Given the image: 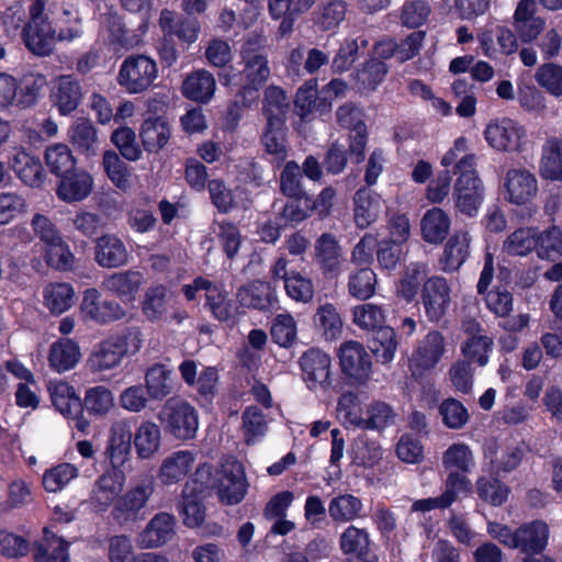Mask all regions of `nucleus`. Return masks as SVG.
Masks as SVG:
<instances>
[{
	"mask_svg": "<svg viewBox=\"0 0 562 562\" xmlns=\"http://www.w3.org/2000/svg\"><path fill=\"white\" fill-rule=\"evenodd\" d=\"M474 166V154H465L454 166V173L458 175L453 188L454 206L469 216L477 213L484 198V186Z\"/></svg>",
	"mask_w": 562,
	"mask_h": 562,
	"instance_id": "1",
	"label": "nucleus"
},
{
	"mask_svg": "<svg viewBox=\"0 0 562 562\" xmlns=\"http://www.w3.org/2000/svg\"><path fill=\"white\" fill-rule=\"evenodd\" d=\"M158 419L164 430L178 440L193 439L199 429L198 411L187 401L171 397L161 407Z\"/></svg>",
	"mask_w": 562,
	"mask_h": 562,
	"instance_id": "2",
	"label": "nucleus"
},
{
	"mask_svg": "<svg viewBox=\"0 0 562 562\" xmlns=\"http://www.w3.org/2000/svg\"><path fill=\"white\" fill-rule=\"evenodd\" d=\"M155 492L151 476L139 479L116 499L111 509L112 518L121 526L143 518L144 512Z\"/></svg>",
	"mask_w": 562,
	"mask_h": 562,
	"instance_id": "3",
	"label": "nucleus"
},
{
	"mask_svg": "<svg viewBox=\"0 0 562 562\" xmlns=\"http://www.w3.org/2000/svg\"><path fill=\"white\" fill-rule=\"evenodd\" d=\"M483 136L493 150L507 154L524 151L528 140L526 127L509 117L491 120L485 125Z\"/></svg>",
	"mask_w": 562,
	"mask_h": 562,
	"instance_id": "4",
	"label": "nucleus"
},
{
	"mask_svg": "<svg viewBox=\"0 0 562 562\" xmlns=\"http://www.w3.org/2000/svg\"><path fill=\"white\" fill-rule=\"evenodd\" d=\"M313 261L327 280H337L344 274L347 265L346 251L334 234L323 233L315 239Z\"/></svg>",
	"mask_w": 562,
	"mask_h": 562,
	"instance_id": "5",
	"label": "nucleus"
},
{
	"mask_svg": "<svg viewBox=\"0 0 562 562\" xmlns=\"http://www.w3.org/2000/svg\"><path fill=\"white\" fill-rule=\"evenodd\" d=\"M221 503L235 505L240 503L248 488L244 467L234 458H226L212 483Z\"/></svg>",
	"mask_w": 562,
	"mask_h": 562,
	"instance_id": "6",
	"label": "nucleus"
},
{
	"mask_svg": "<svg viewBox=\"0 0 562 562\" xmlns=\"http://www.w3.org/2000/svg\"><path fill=\"white\" fill-rule=\"evenodd\" d=\"M158 77L155 60L144 55L127 57L117 74V83L130 94H137L151 87Z\"/></svg>",
	"mask_w": 562,
	"mask_h": 562,
	"instance_id": "7",
	"label": "nucleus"
},
{
	"mask_svg": "<svg viewBox=\"0 0 562 562\" xmlns=\"http://www.w3.org/2000/svg\"><path fill=\"white\" fill-rule=\"evenodd\" d=\"M126 484V474L122 469L110 468L93 482L89 497L85 503L97 514L113 508Z\"/></svg>",
	"mask_w": 562,
	"mask_h": 562,
	"instance_id": "8",
	"label": "nucleus"
},
{
	"mask_svg": "<svg viewBox=\"0 0 562 562\" xmlns=\"http://www.w3.org/2000/svg\"><path fill=\"white\" fill-rule=\"evenodd\" d=\"M211 475V467L203 463L196 468L194 480L187 482L184 485L180 514L187 527L194 528L204 521L205 507L199 494L210 483Z\"/></svg>",
	"mask_w": 562,
	"mask_h": 562,
	"instance_id": "9",
	"label": "nucleus"
},
{
	"mask_svg": "<svg viewBox=\"0 0 562 562\" xmlns=\"http://www.w3.org/2000/svg\"><path fill=\"white\" fill-rule=\"evenodd\" d=\"M265 42L261 35H251L243 45L240 56L244 64L241 76L245 80V90L258 91L270 77L267 55L255 48V46H262Z\"/></svg>",
	"mask_w": 562,
	"mask_h": 562,
	"instance_id": "10",
	"label": "nucleus"
},
{
	"mask_svg": "<svg viewBox=\"0 0 562 562\" xmlns=\"http://www.w3.org/2000/svg\"><path fill=\"white\" fill-rule=\"evenodd\" d=\"M446 352V340L441 333L429 331L414 348L408 369L414 378H423L431 372L441 361Z\"/></svg>",
	"mask_w": 562,
	"mask_h": 562,
	"instance_id": "11",
	"label": "nucleus"
},
{
	"mask_svg": "<svg viewBox=\"0 0 562 562\" xmlns=\"http://www.w3.org/2000/svg\"><path fill=\"white\" fill-rule=\"evenodd\" d=\"M37 56L48 55L53 52L57 40L71 41L80 36L78 29H68L67 32L60 31L56 36L55 30L52 27L49 18L55 19L59 11L57 4L53 3L47 7L46 0H37Z\"/></svg>",
	"mask_w": 562,
	"mask_h": 562,
	"instance_id": "12",
	"label": "nucleus"
},
{
	"mask_svg": "<svg viewBox=\"0 0 562 562\" xmlns=\"http://www.w3.org/2000/svg\"><path fill=\"white\" fill-rule=\"evenodd\" d=\"M303 381L312 391L326 390L331 385V359L318 348L306 350L299 360Z\"/></svg>",
	"mask_w": 562,
	"mask_h": 562,
	"instance_id": "13",
	"label": "nucleus"
},
{
	"mask_svg": "<svg viewBox=\"0 0 562 562\" xmlns=\"http://www.w3.org/2000/svg\"><path fill=\"white\" fill-rule=\"evenodd\" d=\"M451 301V289L443 277L428 278L422 288V304L430 322L440 321L446 314Z\"/></svg>",
	"mask_w": 562,
	"mask_h": 562,
	"instance_id": "14",
	"label": "nucleus"
},
{
	"mask_svg": "<svg viewBox=\"0 0 562 562\" xmlns=\"http://www.w3.org/2000/svg\"><path fill=\"white\" fill-rule=\"evenodd\" d=\"M341 370L350 379L364 382L370 378L372 362L366 348L358 341L349 340L339 348Z\"/></svg>",
	"mask_w": 562,
	"mask_h": 562,
	"instance_id": "15",
	"label": "nucleus"
},
{
	"mask_svg": "<svg viewBox=\"0 0 562 562\" xmlns=\"http://www.w3.org/2000/svg\"><path fill=\"white\" fill-rule=\"evenodd\" d=\"M176 535V519L171 514L158 513L137 535L136 544L139 549H157L167 544Z\"/></svg>",
	"mask_w": 562,
	"mask_h": 562,
	"instance_id": "16",
	"label": "nucleus"
},
{
	"mask_svg": "<svg viewBox=\"0 0 562 562\" xmlns=\"http://www.w3.org/2000/svg\"><path fill=\"white\" fill-rule=\"evenodd\" d=\"M505 199L517 205L529 203L538 193V181L526 169H509L504 180Z\"/></svg>",
	"mask_w": 562,
	"mask_h": 562,
	"instance_id": "17",
	"label": "nucleus"
},
{
	"mask_svg": "<svg viewBox=\"0 0 562 562\" xmlns=\"http://www.w3.org/2000/svg\"><path fill=\"white\" fill-rule=\"evenodd\" d=\"M477 40L485 56L495 58L497 53L514 54L518 49V36L510 29L503 25H486L479 34Z\"/></svg>",
	"mask_w": 562,
	"mask_h": 562,
	"instance_id": "18",
	"label": "nucleus"
},
{
	"mask_svg": "<svg viewBox=\"0 0 562 562\" xmlns=\"http://www.w3.org/2000/svg\"><path fill=\"white\" fill-rule=\"evenodd\" d=\"M132 428L125 420H116L112 424L109 432L105 456L111 468L121 469L128 461L132 451Z\"/></svg>",
	"mask_w": 562,
	"mask_h": 562,
	"instance_id": "19",
	"label": "nucleus"
},
{
	"mask_svg": "<svg viewBox=\"0 0 562 562\" xmlns=\"http://www.w3.org/2000/svg\"><path fill=\"white\" fill-rule=\"evenodd\" d=\"M196 467V453L192 450H178L168 454L158 470L161 484H177Z\"/></svg>",
	"mask_w": 562,
	"mask_h": 562,
	"instance_id": "20",
	"label": "nucleus"
},
{
	"mask_svg": "<svg viewBox=\"0 0 562 562\" xmlns=\"http://www.w3.org/2000/svg\"><path fill=\"white\" fill-rule=\"evenodd\" d=\"M442 464L449 472L447 477L457 474L467 482V487L460 488V493H470L472 488L471 481L467 473L475 465L474 454L470 446L464 442L451 445L442 454Z\"/></svg>",
	"mask_w": 562,
	"mask_h": 562,
	"instance_id": "21",
	"label": "nucleus"
},
{
	"mask_svg": "<svg viewBox=\"0 0 562 562\" xmlns=\"http://www.w3.org/2000/svg\"><path fill=\"white\" fill-rule=\"evenodd\" d=\"M549 526L542 520L526 522L517 528L516 549L529 555L541 553L548 546Z\"/></svg>",
	"mask_w": 562,
	"mask_h": 562,
	"instance_id": "22",
	"label": "nucleus"
},
{
	"mask_svg": "<svg viewBox=\"0 0 562 562\" xmlns=\"http://www.w3.org/2000/svg\"><path fill=\"white\" fill-rule=\"evenodd\" d=\"M420 236L429 245L441 244L450 233L451 217L441 207L427 210L419 222Z\"/></svg>",
	"mask_w": 562,
	"mask_h": 562,
	"instance_id": "23",
	"label": "nucleus"
},
{
	"mask_svg": "<svg viewBox=\"0 0 562 562\" xmlns=\"http://www.w3.org/2000/svg\"><path fill=\"white\" fill-rule=\"evenodd\" d=\"M92 189L93 179L91 175L85 170H77L61 176L56 194L61 201L74 203L88 198Z\"/></svg>",
	"mask_w": 562,
	"mask_h": 562,
	"instance_id": "24",
	"label": "nucleus"
},
{
	"mask_svg": "<svg viewBox=\"0 0 562 562\" xmlns=\"http://www.w3.org/2000/svg\"><path fill=\"white\" fill-rule=\"evenodd\" d=\"M144 282L145 278L140 272L128 270L109 276L103 280L102 286L122 302L133 303Z\"/></svg>",
	"mask_w": 562,
	"mask_h": 562,
	"instance_id": "25",
	"label": "nucleus"
},
{
	"mask_svg": "<svg viewBox=\"0 0 562 562\" xmlns=\"http://www.w3.org/2000/svg\"><path fill=\"white\" fill-rule=\"evenodd\" d=\"M382 198L366 188L359 189L353 196V221L358 228L364 229L375 223L382 211Z\"/></svg>",
	"mask_w": 562,
	"mask_h": 562,
	"instance_id": "26",
	"label": "nucleus"
},
{
	"mask_svg": "<svg viewBox=\"0 0 562 562\" xmlns=\"http://www.w3.org/2000/svg\"><path fill=\"white\" fill-rule=\"evenodd\" d=\"M216 91V80L209 70L199 69L189 74L181 87L182 94L198 103H209Z\"/></svg>",
	"mask_w": 562,
	"mask_h": 562,
	"instance_id": "27",
	"label": "nucleus"
},
{
	"mask_svg": "<svg viewBox=\"0 0 562 562\" xmlns=\"http://www.w3.org/2000/svg\"><path fill=\"white\" fill-rule=\"evenodd\" d=\"M237 299L243 306L266 311L277 303L276 291L270 282L251 281L237 291Z\"/></svg>",
	"mask_w": 562,
	"mask_h": 562,
	"instance_id": "28",
	"label": "nucleus"
},
{
	"mask_svg": "<svg viewBox=\"0 0 562 562\" xmlns=\"http://www.w3.org/2000/svg\"><path fill=\"white\" fill-rule=\"evenodd\" d=\"M471 235L468 231H456L445 245L440 259L445 272L457 271L470 255Z\"/></svg>",
	"mask_w": 562,
	"mask_h": 562,
	"instance_id": "29",
	"label": "nucleus"
},
{
	"mask_svg": "<svg viewBox=\"0 0 562 562\" xmlns=\"http://www.w3.org/2000/svg\"><path fill=\"white\" fill-rule=\"evenodd\" d=\"M79 83L69 76H61L53 82L50 98L61 115L74 112L81 101Z\"/></svg>",
	"mask_w": 562,
	"mask_h": 562,
	"instance_id": "30",
	"label": "nucleus"
},
{
	"mask_svg": "<svg viewBox=\"0 0 562 562\" xmlns=\"http://www.w3.org/2000/svg\"><path fill=\"white\" fill-rule=\"evenodd\" d=\"M53 406L64 416L74 417L81 412V400L72 385L63 380H50L47 383Z\"/></svg>",
	"mask_w": 562,
	"mask_h": 562,
	"instance_id": "31",
	"label": "nucleus"
},
{
	"mask_svg": "<svg viewBox=\"0 0 562 562\" xmlns=\"http://www.w3.org/2000/svg\"><path fill=\"white\" fill-rule=\"evenodd\" d=\"M171 299L172 292L167 286L162 284L151 285L144 293L142 311L150 322L167 319Z\"/></svg>",
	"mask_w": 562,
	"mask_h": 562,
	"instance_id": "32",
	"label": "nucleus"
},
{
	"mask_svg": "<svg viewBox=\"0 0 562 562\" xmlns=\"http://www.w3.org/2000/svg\"><path fill=\"white\" fill-rule=\"evenodd\" d=\"M123 359L121 351L110 337L94 348L87 359V367L93 373H102L120 367Z\"/></svg>",
	"mask_w": 562,
	"mask_h": 562,
	"instance_id": "33",
	"label": "nucleus"
},
{
	"mask_svg": "<svg viewBox=\"0 0 562 562\" xmlns=\"http://www.w3.org/2000/svg\"><path fill=\"white\" fill-rule=\"evenodd\" d=\"M463 487H467V482L457 474H452L450 477H447L445 491L440 496L415 501L412 505V510L427 513L437 508H447L456 502L458 494H460V488Z\"/></svg>",
	"mask_w": 562,
	"mask_h": 562,
	"instance_id": "34",
	"label": "nucleus"
},
{
	"mask_svg": "<svg viewBox=\"0 0 562 562\" xmlns=\"http://www.w3.org/2000/svg\"><path fill=\"white\" fill-rule=\"evenodd\" d=\"M126 247L115 236L105 235L98 239L95 247V260L105 268H116L127 262Z\"/></svg>",
	"mask_w": 562,
	"mask_h": 562,
	"instance_id": "35",
	"label": "nucleus"
},
{
	"mask_svg": "<svg viewBox=\"0 0 562 562\" xmlns=\"http://www.w3.org/2000/svg\"><path fill=\"white\" fill-rule=\"evenodd\" d=\"M75 290L68 282H50L43 289V304L52 314H63L75 303Z\"/></svg>",
	"mask_w": 562,
	"mask_h": 562,
	"instance_id": "36",
	"label": "nucleus"
},
{
	"mask_svg": "<svg viewBox=\"0 0 562 562\" xmlns=\"http://www.w3.org/2000/svg\"><path fill=\"white\" fill-rule=\"evenodd\" d=\"M145 389L151 400L167 397L173 390L171 369L161 363L149 367L145 372Z\"/></svg>",
	"mask_w": 562,
	"mask_h": 562,
	"instance_id": "37",
	"label": "nucleus"
},
{
	"mask_svg": "<svg viewBox=\"0 0 562 562\" xmlns=\"http://www.w3.org/2000/svg\"><path fill=\"white\" fill-rule=\"evenodd\" d=\"M378 285L376 273L369 267H357L348 274V294L357 300L372 297Z\"/></svg>",
	"mask_w": 562,
	"mask_h": 562,
	"instance_id": "38",
	"label": "nucleus"
},
{
	"mask_svg": "<svg viewBox=\"0 0 562 562\" xmlns=\"http://www.w3.org/2000/svg\"><path fill=\"white\" fill-rule=\"evenodd\" d=\"M79 346L70 339H59L54 342L49 351V364L57 372L71 370L80 361Z\"/></svg>",
	"mask_w": 562,
	"mask_h": 562,
	"instance_id": "39",
	"label": "nucleus"
},
{
	"mask_svg": "<svg viewBox=\"0 0 562 562\" xmlns=\"http://www.w3.org/2000/svg\"><path fill=\"white\" fill-rule=\"evenodd\" d=\"M540 172L546 179L562 180V138L550 137L543 144Z\"/></svg>",
	"mask_w": 562,
	"mask_h": 562,
	"instance_id": "40",
	"label": "nucleus"
},
{
	"mask_svg": "<svg viewBox=\"0 0 562 562\" xmlns=\"http://www.w3.org/2000/svg\"><path fill=\"white\" fill-rule=\"evenodd\" d=\"M139 137L145 150L157 153L170 138L169 125L161 119H147L140 126Z\"/></svg>",
	"mask_w": 562,
	"mask_h": 562,
	"instance_id": "41",
	"label": "nucleus"
},
{
	"mask_svg": "<svg viewBox=\"0 0 562 562\" xmlns=\"http://www.w3.org/2000/svg\"><path fill=\"white\" fill-rule=\"evenodd\" d=\"M363 504L352 494H340L328 504L329 517L333 521L347 524L361 517Z\"/></svg>",
	"mask_w": 562,
	"mask_h": 562,
	"instance_id": "42",
	"label": "nucleus"
},
{
	"mask_svg": "<svg viewBox=\"0 0 562 562\" xmlns=\"http://www.w3.org/2000/svg\"><path fill=\"white\" fill-rule=\"evenodd\" d=\"M314 324L326 340H337L341 336L344 323L336 306L330 303L317 308Z\"/></svg>",
	"mask_w": 562,
	"mask_h": 562,
	"instance_id": "43",
	"label": "nucleus"
},
{
	"mask_svg": "<svg viewBox=\"0 0 562 562\" xmlns=\"http://www.w3.org/2000/svg\"><path fill=\"white\" fill-rule=\"evenodd\" d=\"M396 413L385 402L373 401L364 412V419L361 429L382 431L394 425Z\"/></svg>",
	"mask_w": 562,
	"mask_h": 562,
	"instance_id": "44",
	"label": "nucleus"
},
{
	"mask_svg": "<svg viewBox=\"0 0 562 562\" xmlns=\"http://www.w3.org/2000/svg\"><path fill=\"white\" fill-rule=\"evenodd\" d=\"M134 443L140 459L151 458L160 447V429L153 422H143L135 432Z\"/></svg>",
	"mask_w": 562,
	"mask_h": 562,
	"instance_id": "45",
	"label": "nucleus"
},
{
	"mask_svg": "<svg viewBox=\"0 0 562 562\" xmlns=\"http://www.w3.org/2000/svg\"><path fill=\"white\" fill-rule=\"evenodd\" d=\"M428 274L426 263L413 262L406 267L397 285V294L407 302L413 301L419 290L420 283Z\"/></svg>",
	"mask_w": 562,
	"mask_h": 562,
	"instance_id": "46",
	"label": "nucleus"
},
{
	"mask_svg": "<svg viewBox=\"0 0 562 562\" xmlns=\"http://www.w3.org/2000/svg\"><path fill=\"white\" fill-rule=\"evenodd\" d=\"M209 192L213 205L223 213H227L231 210L243 206L247 207L246 202L238 200L241 190L236 188L234 191L226 187V184L218 179L211 180L209 182Z\"/></svg>",
	"mask_w": 562,
	"mask_h": 562,
	"instance_id": "47",
	"label": "nucleus"
},
{
	"mask_svg": "<svg viewBox=\"0 0 562 562\" xmlns=\"http://www.w3.org/2000/svg\"><path fill=\"white\" fill-rule=\"evenodd\" d=\"M537 247L536 228L521 227L514 231L503 243L508 256H526Z\"/></svg>",
	"mask_w": 562,
	"mask_h": 562,
	"instance_id": "48",
	"label": "nucleus"
},
{
	"mask_svg": "<svg viewBox=\"0 0 562 562\" xmlns=\"http://www.w3.org/2000/svg\"><path fill=\"white\" fill-rule=\"evenodd\" d=\"M32 140V135H29V142ZM11 166L19 178L27 186L35 184V158L33 156L32 144L29 147L20 146L14 148Z\"/></svg>",
	"mask_w": 562,
	"mask_h": 562,
	"instance_id": "49",
	"label": "nucleus"
},
{
	"mask_svg": "<svg viewBox=\"0 0 562 562\" xmlns=\"http://www.w3.org/2000/svg\"><path fill=\"white\" fill-rule=\"evenodd\" d=\"M352 322L359 328L364 330H378L384 327L385 312L384 310L373 303H364L357 305L352 308Z\"/></svg>",
	"mask_w": 562,
	"mask_h": 562,
	"instance_id": "50",
	"label": "nucleus"
},
{
	"mask_svg": "<svg viewBox=\"0 0 562 562\" xmlns=\"http://www.w3.org/2000/svg\"><path fill=\"white\" fill-rule=\"evenodd\" d=\"M337 416L342 423L361 429L364 414L360 397L352 392L342 393L337 402Z\"/></svg>",
	"mask_w": 562,
	"mask_h": 562,
	"instance_id": "51",
	"label": "nucleus"
},
{
	"mask_svg": "<svg viewBox=\"0 0 562 562\" xmlns=\"http://www.w3.org/2000/svg\"><path fill=\"white\" fill-rule=\"evenodd\" d=\"M243 434L246 442L254 443L263 437L268 429V419L257 406H248L241 416Z\"/></svg>",
	"mask_w": 562,
	"mask_h": 562,
	"instance_id": "52",
	"label": "nucleus"
},
{
	"mask_svg": "<svg viewBox=\"0 0 562 562\" xmlns=\"http://www.w3.org/2000/svg\"><path fill=\"white\" fill-rule=\"evenodd\" d=\"M102 165L112 183L122 191L131 188L130 171L127 165L113 150L103 154Z\"/></svg>",
	"mask_w": 562,
	"mask_h": 562,
	"instance_id": "53",
	"label": "nucleus"
},
{
	"mask_svg": "<svg viewBox=\"0 0 562 562\" xmlns=\"http://www.w3.org/2000/svg\"><path fill=\"white\" fill-rule=\"evenodd\" d=\"M45 162L52 173L63 176L70 172L76 165L75 157L65 144H55L47 148Z\"/></svg>",
	"mask_w": 562,
	"mask_h": 562,
	"instance_id": "54",
	"label": "nucleus"
},
{
	"mask_svg": "<svg viewBox=\"0 0 562 562\" xmlns=\"http://www.w3.org/2000/svg\"><path fill=\"white\" fill-rule=\"evenodd\" d=\"M282 120L267 122V128L262 136L263 146L279 162L286 158V146Z\"/></svg>",
	"mask_w": 562,
	"mask_h": 562,
	"instance_id": "55",
	"label": "nucleus"
},
{
	"mask_svg": "<svg viewBox=\"0 0 562 562\" xmlns=\"http://www.w3.org/2000/svg\"><path fill=\"white\" fill-rule=\"evenodd\" d=\"M79 474V470L71 463H60L43 475V486L47 492L56 493L67 486Z\"/></svg>",
	"mask_w": 562,
	"mask_h": 562,
	"instance_id": "56",
	"label": "nucleus"
},
{
	"mask_svg": "<svg viewBox=\"0 0 562 562\" xmlns=\"http://www.w3.org/2000/svg\"><path fill=\"white\" fill-rule=\"evenodd\" d=\"M397 349L396 334L392 327H380L373 337L371 350L379 361L389 363L394 359Z\"/></svg>",
	"mask_w": 562,
	"mask_h": 562,
	"instance_id": "57",
	"label": "nucleus"
},
{
	"mask_svg": "<svg viewBox=\"0 0 562 562\" xmlns=\"http://www.w3.org/2000/svg\"><path fill=\"white\" fill-rule=\"evenodd\" d=\"M438 411L443 425L449 429H461L470 419V414L467 407L453 397L443 400L439 405Z\"/></svg>",
	"mask_w": 562,
	"mask_h": 562,
	"instance_id": "58",
	"label": "nucleus"
},
{
	"mask_svg": "<svg viewBox=\"0 0 562 562\" xmlns=\"http://www.w3.org/2000/svg\"><path fill=\"white\" fill-rule=\"evenodd\" d=\"M372 544L370 533L364 528L349 525L339 536V549L346 557L366 550Z\"/></svg>",
	"mask_w": 562,
	"mask_h": 562,
	"instance_id": "59",
	"label": "nucleus"
},
{
	"mask_svg": "<svg viewBox=\"0 0 562 562\" xmlns=\"http://www.w3.org/2000/svg\"><path fill=\"white\" fill-rule=\"evenodd\" d=\"M206 306L213 316L220 322H227L233 317V305L228 299V293L220 284L212 285L205 293Z\"/></svg>",
	"mask_w": 562,
	"mask_h": 562,
	"instance_id": "60",
	"label": "nucleus"
},
{
	"mask_svg": "<svg viewBox=\"0 0 562 562\" xmlns=\"http://www.w3.org/2000/svg\"><path fill=\"white\" fill-rule=\"evenodd\" d=\"M83 403L89 413L105 415L114 407L115 400L110 389L98 385L86 391Z\"/></svg>",
	"mask_w": 562,
	"mask_h": 562,
	"instance_id": "61",
	"label": "nucleus"
},
{
	"mask_svg": "<svg viewBox=\"0 0 562 562\" xmlns=\"http://www.w3.org/2000/svg\"><path fill=\"white\" fill-rule=\"evenodd\" d=\"M111 142L120 154L128 161H136L142 157V149L136 142L135 132L128 126H120L113 131Z\"/></svg>",
	"mask_w": 562,
	"mask_h": 562,
	"instance_id": "62",
	"label": "nucleus"
},
{
	"mask_svg": "<svg viewBox=\"0 0 562 562\" xmlns=\"http://www.w3.org/2000/svg\"><path fill=\"white\" fill-rule=\"evenodd\" d=\"M289 106V100L284 91L277 86H269L265 90L263 114L267 122L272 120H282L284 122V114Z\"/></svg>",
	"mask_w": 562,
	"mask_h": 562,
	"instance_id": "63",
	"label": "nucleus"
},
{
	"mask_svg": "<svg viewBox=\"0 0 562 562\" xmlns=\"http://www.w3.org/2000/svg\"><path fill=\"white\" fill-rule=\"evenodd\" d=\"M535 79L550 94L562 95V65L549 63L540 66L536 71Z\"/></svg>",
	"mask_w": 562,
	"mask_h": 562,
	"instance_id": "64",
	"label": "nucleus"
}]
</instances>
